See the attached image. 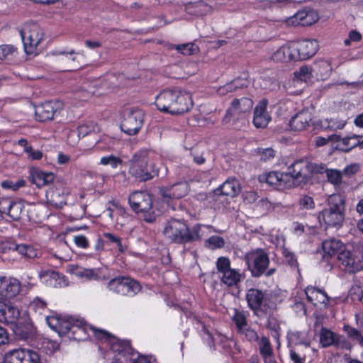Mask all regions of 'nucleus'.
Segmentation results:
<instances>
[{"mask_svg": "<svg viewBox=\"0 0 363 363\" xmlns=\"http://www.w3.org/2000/svg\"><path fill=\"white\" fill-rule=\"evenodd\" d=\"M343 330L347 333L349 338L353 341H355L356 342L362 344L363 336L360 330L352 327L350 325H345L343 326Z\"/></svg>", "mask_w": 363, "mask_h": 363, "instance_id": "de8ad7c7", "label": "nucleus"}, {"mask_svg": "<svg viewBox=\"0 0 363 363\" xmlns=\"http://www.w3.org/2000/svg\"><path fill=\"white\" fill-rule=\"evenodd\" d=\"M74 242L79 247L86 249L89 247V241L84 235H80L74 236Z\"/></svg>", "mask_w": 363, "mask_h": 363, "instance_id": "69168bd1", "label": "nucleus"}, {"mask_svg": "<svg viewBox=\"0 0 363 363\" xmlns=\"http://www.w3.org/2000/svg\"><path fill=\"white\" fill-rule=\"evenodd\" d=\"M72 272L79 277L88 279H96L98 276L92 269H85L79 266L73 267Z\"/></svg>", "mask_w": 363, "mask_h": 363, "instance_id": "3c124183", "label": "nucleus"}, {"mask_svg": "<svg viewBox=\"0 0 363 363\" xmlns=\"http://www.w3.org/2000/svg\"><path fill=\"white\" fill-rule=\"evenodd\" d=\"M232 320L235 325L237 332L248 325L247 317L242 311L235 309Z\"/></svg>", "mask_w": 363, "mask_h": 363, "instance_id": "79ce46f5", "label": "nucleus"}, {"mask_svg": "<svg viewBox=\"0 0 363 363\" xmlns=\"http://www.w3.org/2000/svg\"><path fill=\"white\" fill-rule=\"evenodd\" d=\"M318 19L319 16L313 9H302L289 18L287 23L294 26H308L315 23Z\"/></svg>", "mask_w": 363, "mask_h": 363, "instance_id": "a211bd4d", "label": "nucleus"}, {"mask_svg": "<svg viewBox=\"0 0 363 363\" xmlns=\"http://www.w3.org/2000/svg\"><path fill=\"white\" fill-rule=\"evenodd\" d=\"M259 155L262 160L267 161L275 157V150L272 147L259 149Z\"/></svg>", "mask_w": 363, "mask_h": 363, "instance_id": "680f3d73", "label": "nucleus"}, {"mask_svg": "<svg viewBox=\"0 0 363 363\" xmlns=\"http://www.w3.org/2000/svg\"><path fill=\"white\" fill-rule=\"evenodd\" d=\"M342 242L340 240H330L323 242V252L328 253L333 257L338 255V251L341 250Z\"/></svg>", "mask_w": 363, "mask_h": 363, "instance_id": "e433bc0d", "label": "nucleus"}, {"mask_svg": "<svg viewBox=\"0 0 363 363\" xmlns=\"http://www.w3.org/2000/svg\"><path fill=\"white\" fill-rule=\"evenodd\" d=\"M318 219L320 225H325V227L340 226L344 220V213L340 210L338 204L330 208L323 209L319 213Z\"/></svg>", "mask_w": 363, "mask_h": 363, "instance_id": "2eb2a0df", "label": "nucleus"}, {"mask_svg": "<svg viewBox=\"0 0 363 363\" xmlns=\"http://www.w3.org/2000/svg\"><path fill=\"white\" fill-rule=\"evenodd\" d=\"M25 52L33 54L35 52L38 45L43 40V29L35 22L26 23L20 31Z\"/></svg>", "mask_w": 363, "mask_h": 363, "instance_id": "0eeeda50", "label": "nucleus"}, {"mask_svg": "<svg viewBox=\"0 0 363 363\" xmlns=\"http://www.w3.org/2000/svg\"><path fill=\"white\" fill-rule=\"evenodd\" d=\"M283 255L288 264L291 266V268H294V269H297L298 271V264L297 259L295 257V255L292 252L286 249L284 250Z\"/></svg>", "mask_w": 363, "mask_h": 363, "instance_id": "bf43d9fd", "label": "nucleus"}, {"mask_svg": "<svg viewBox=\"0 0 363 363\" xmlns=\"http://www.w3.org/2000/svg\"><path fill=\"white\" fill-rule=\"evenodd\" d=\"M293 48V42L281 45L274 52L273 60L281 62H296V55Z\"/></svg>", "mask_w": 363, "mask_h": 363, "instance_id": "bb28decb", "label": "nucleus"}, {"mask_svg": "<svg viewBox=\"0 0 363 363\" xmlns=\"http://www.w3.org/2000/svg\"><path fill=\"white\" fill-rule=\"evenodd\" d=\"M3 213H7L12 219L18 220L23 210L22 203L9 199H4L0 202Z\"/></svg>", "mask_w": 363, "mask_h": 363, "instance_id": "7c9ffc66", "label": "nucleus"}, {"mask_svg": "<svg viewBox=\"0 0 363 363\" xmlns=\"http://www.w3.org/2000/svg\"><path fill=\"white\" fill-rule=\"evenodd\" d=\"M277 303H275V308L272 310L270 313L264 314L263 318L267 317L266 328L277 333L280 329V325L278 319L274 315V313L277 311Z\"/></svg>", "mask_w": 363, "mask_h": 363, "instance_id": "a19ab883", "label": "nucleus"}, {"mask_svg": "<svg viewBox=\"0 0 363 363\" xmlns=\"http://www.w3.org/2000/svg\"><path fill=\"white\" fill-rule=\"evenodd\" d=\"M28 155V158L30 160H40L43 157V152L41 150H35L32 147V150L30 152H26Z\"/></svg>", "mask_w": 363, "mask_h": 363, "instance_id": "774afa93", "label": "nucleus"}, {"mask_svg": "<svg viewBox=\"0 0 363 363\" xmlns=\"http://www.w3.org/2000/svg\"><path fill=\"white\" fill-rule=\"evenodd\" d=\"M66 198L67 195L62 186H52L46 191L48 203L56 208H61L66 204Z\"/></svg>", "mask_w": 363, "mask_h": 363, "instance_id": "b1692460", "label": "nucleus"}, {"mask_svg": "<svg viewBox=\"0 0 363 363\" xmlns=\"http://www.w3.org/2000/svg\"><path fill=\"white\" fill-rule=\"evenodd\" d=\"M289 344L291 346H303L305 350H310L311 340L306 331H291L288 333Z\"/></svg>", "mask_w": 363, "mask_h": 363, "instance_id": "cd10ccee", "label": "nucleus"}, {"mask_svg": "<svg viewBox=\"0 0 363 363\" xmlns=\"http://www.w3.org/2000/svg\"><path fill=\"white\" fill-rule=\"evenodd\" d=\"M31 182L40 188L50 183L55 179V174L42 171L38 168H33L30 172Z\"/></svg>", "mask_w": 363, "mask_h": 363, "instance_id": "c85d7f7f", "label": "nucleus"}, {"mask_svg": "<svg viewBox=\"0 0 363 363\" xmlns=\"http://www.w3.org/2000/svg\"><path fill=\"white\" fill-rule=\"evenodd\" d=\"M15 250L18 251L21 255L26 257H34L36 255V253L33 248L27 245H15L14 248Z\"/></svg>", "mask_w": 363, "mask_h": 363, "instance_id": "864d4df0", "label": "nucleus"}, {"mask_svg": "<svg viewBox=\"0 0 363 363\" xmlns=\"http://www.w3.org/2000/svg\"><path fill=\"white\" fill-rule=\"evenodd\" d=\"M130 208L135 213H141L145 221L152 223L157 216L165 211L160 198L156 201L153 195L147 191H135L128 197Z\"/></svg>", "mask_w": 363, "mask_h": 363, "instance_id": "7ed1b4c3", "label": "nucleus"}, {"mask_svg": "<svg viewBox=\"0 0 363 363\" xmlns=\"http://www.w3.org/2000/svg\"><path fill=\"white\" fill-rule=\"evenodd\" d=\"M287 178V174L273 171L260 176L259 181L265 182L269 186H272L274 189H281L286 187L285 179Z\"/></svg>", "mask_w": 363, "mask_h": 363, "instance_id": "a878e982", "label": "nucleus"}, {"mask_svg": "<svg viewBox=\"0 0 363 363\" xmlns=\"http://www.w3.org/2000/svg\"><path fill=\"white\" fill-rule=\"evenodd\" d=\"M240 191V184L235 178L228 179L220 186L216 189L210 201L211 207L215 210L226 208L230 205L229 197L233 198L238 195Z\"/></svg>", "mask_w": 363, "mask_h": 363, "instance_id": "423d86ee", "label": "nucleus"}, {"mask_svg": "<svg viewBox=\"0 0 363 363\" xmlns=\"http://www.w3.org/2000/svg\"><path fill=\"white\" fill-rule=\"evenodd\" d=\"M3 363H41V357L37 350L18 347L7 352Z\"/></svg>", "mask_w": 363, "mask_h": 363, "instance_id": "f8f14e48", "label": "nucleus"}, {"mask_svg": "<svg viewBox=\"0 0 363 363\" xmlns=\"http://www.w3.org/2000/svg\"><path fill=\"white\" fill-rule=\"evenodd\" d=\"M309 180L313 175L325 173L328 170L327 166L323 163H315L308 161Z\"/></svg>", "mask_w": 363, "mask_h": 363, "instance_id": "603ef678", "label": "nucleus"}, {"mask_svg": "<svg viewBox=\"0 0 363 363\" xmlns=\"http://www.w3.org/2000/svg\"><path fill=\"white\" fill-rule=\"evenodd\" d=\"M108 289L121 296H133L140 291V284L128 277H118L108 283Z\"/></svg>", "mask_w": 363, "mask_h": 363, "instance_id": "9b49d317", "label": "nucleus"}, {"mask_svg": "<svg viewBox=\"0 0 363 363\" xmlns=\"http://www.w3.org/2000/svg\"><path fill=\"white\" fill-rule=\"evenodd\" d=\"M21 291L20 281L14 278H0V294L11 298L19 294Z\"/></svg>", "mask_w": 363, "mask_h": 363, "instance_id": "5701e85b", "label": "nucleus"}, {"mask_svg": "<svg viewBox=\"0 0 363 363\" xmlns=\"http://www.w3.org/2000/svg\"><path fill=\"white\" fill-rule=\"evenodd\" d=\"M245 299L247 306L259 318H263L264 314L270 313L275 308L276 302L271 296L256 288H250L247 291Z\"/></svg>", "mask_w": 363, "mask_h": 363, "instance_id": "39448f33", "label": "nucleus"}, {"mask_svg": "<svg viewBox=\"0 0 363 363\" xmlns=\"http://www.w3.org/2000/svg\"><path fill=\"white\" fill-rule=\"evenodd\" d=\"M163 233L177 243H187L199 238L198 228H164Z\"/></svg>", "mask_w": 363, "mask_h": 363, "instance_id": "4468645a", "label": "nucleus"}, {"mask_svg": "<svg viewBox=\"0 0 363 363\" xmlns=\"http://www.w3.org/2000/svg\"><path fill=\"white\" fill-rule=\"evenodd\" d=\"M216 269L221 283L228 287H237L245 278V274L239 269L231 268L230 259L225 257L217 259Z\"/></svg>", "mask_w": 363, "mask_h": 363, "instance_id": "6e6552de", "label": "nucleus"}, {"mask_svg": "<svg viewBox=\"0 0 363 363\" xmlns=\"http://www.w3.org/2000/svg\"><path fill=\"white\" fill-rule=\"evenodd\" d=\"M256 342L261 356L274 352L272 345L268 337L263 335Z\"/></svg>", "mask_w": 363, "mask_h": 363, "instance_id": "58836bf2", "label": "nucleus"}, {"mask_svg": "<svg viewBox=\"0 0 363 363\" xmlns=\"http://www.w3.org/2000/svg\"><path fill=\"white\" fill-rule=\"evenodd\" d=\"M335 259V257L323 252L322 258L320 259V264L325 269V270L331 271L333 268V262Z\"/></svg>", "mask_w": 363, "mask_h": 363, "instance_id": "5fc2aeb1", "label": "nucleus"}, {"mask_svg": "<svg viewBox=\"0 0 363 363\" xmlns=\"http://www.w3.org/2000/svg\"><path fill=\"white\" fill-rule=\"evenodd\" d=\"M155 104L161 112L180 115L189 112L194 102L189 92L178 89H167L156 96Z\"/></svg>", "mask_w": 363, "mask_h": 363, "instance_id": "f257e3e1", "label": "nucleus"}, {"mask_svg": "<svg viewBox=\"0 0 363 363\" xmlns=\"http://www.w3.org/2000/svg\"><path fill=\"white\" fill-rule=\"evenodd\" d=\"M337 334L331 330L323 328L320 333V342L323 347H328L333 345Z\"/></svg>", "mask_w": 363, "mask_h": 363, "instance_id": "4c0bfd02", "label": "nucleus"}, {"mask_svg": "<svg viewBox=\"0 0 363 363\" xmlns=\"http://www.w3.org/2000/svg\"><path fill=\"white\" fill-rule=\"evenodd\" d=\"M349 293L352 301H361L363 298V291L359 287L352 288Z\"/></svg>", "mask_w": 363, "mask_h": 363, "instance_id": "338daca9", "label": "nucleus"}, {"mask_svg": "<svg viewBox=\"0 0 363 363\" xmlns=\"http://www.w3.org/2000/svg\"><path fill=\"white\" fill-rule=\"evenodd\" d=\"M267 105L268 100L263 99L255 106L252 122L256 128H265L271 121V116L267 110Z\"/></svg>", "mask_w": 363, "mask_h": 363, "instance_id": "aec40b11", "label": "nucleus"}, {"mask_svg": "<svg viewBox=\"0 0 363 363\" xmlns=\"http://www.w3.org/2000/svg\"><path fill=\"white\" fill-rule=\"evenodd\" d=\"M155 155L150 148L143 147L136 151L129 160L128 174L138 182L152 179L158 174V169L152 162Z\"/></svg>", "mask_w": 363, "mask_h": 363, "instance_id": "f03ea898", "label": "nucleus"}, {"mask_svg": "<svg viewBox=\"0 0 363 363\" xmlns=\"http://www.w3.org/2000/svg\"><path fill=\"white\" fill-rule=\"evenodd\" d=\"M309 350H302L300 348L291 347L289 350V357L293 363H305L306 360V352Z\"/></svg>", "mask_w": 363, "mask_h": 363, "instance_id": "c03bdc74", "label": "nucleus"}, {"mask_svg": "<svg viewBox=\"0 0 363 363\" xmlns=\"http://www.w3.org/2000/svg\"><path fill=\"white\" fill-rule=\"evenodd\" d=\"M299 205L301 208L305 209H312L315 206L313 199L310 196H304L299 200Z\"/></svg>", "mask_w": 363, "mask_h": 363, "instance_id": "e2e57ef3", "label": "nucleus"}, {"mask_svg": "<svg viewBox=\"0 0 363 363\" xmlns=\"http://www.w3.org/2000/svg\"><path fill=\"white\" fill-rule=\"evenodd\" d=\"M208 247L212 249L221 248L225 245V241L223 238L217 235L210 237L207 240Z\"/></svg>", "mask_w": 363, "mask_h": 363, "instance_id": "4d7b16f0", "label": "nucleus"}, {"mask_svg": "<svg viewBox=\"0 0 363 363\" xmlns=\"http://www.w3.org/2000/svg\"><path fill=\"white\" fill-rule=\"evenodd\" d=\"M346 124V122L342 120H338L335 118H330L328 120V127L331 130H341Z\"/></svg>", "mask_w": 363, "mask_h": 363, "instance_id": "0e129e2a", "label": "nucleus"}, {"mask_svg": "<svg viewBox=\"0 0 363 363\" xmlns=\"http://www.w3.org/2000/svg\"><path fill=\"white\" fill-rule=\"evenodd\" d=\"M16 52V48L12 45H0V59L5 60L9 55H12Z\"/></svg>", "mask_w": 363, "mask_h": 363, "instance_id": "052dcab7", "label": "nucleus"}, {"mask_svg": "<svg viewBox=\"0 0 363 363\" xmlns=\"http://www.w3.org/2000/svg\"><path fill=\"white\" fill-rule=\"evenodd\" d=\"M288 177L296 179L301 183L309 181L308 160L305 158L296 160L288 167Z\"/></svg>", "mask_w": 363, "mask_h": 363, "instance_id": "f3484780", "label": "nucleus"}, {"mask_svg": "<svg viewBox=\"0 0 363 363\" xmlns=\"http://www.w3.org/2000/svg\"><path fill=\"white\" fill-rule=\"evenodd\" d=\"M312 118L308 112H299L294 116L289 121L291 130L301 131L306 130Z\"/></svg>", "mask_w": 363, "mask_h": 363, "instance_id": "2f4dec72", "label": "nucleus"}, {"mask_svg": "<svg viewBox=\"0 0 363 363\" xmlns=\"http://www.w3.org/2000/svg\"><path fill=\"white\" fill-rule=\"evenodd\" d=\"M307 301L314 306H323L326 308L328 306L330 298L323 289L313 286H308L305 290Z\"/></svg>", "mask_w": 363, "mask_h": 363, "instance_id": "6ab92c4d", "label": "nucleus"}, {"mask_svg": "<svg viewBox=\"0 0 363 363\" xmlns=\"http://www.w3.org/2000/svg\"><path fill=\"white\" fill-rule=\"evenodd\" d=\"M332 72V66L328 60L320 59L315 60L312 65V72L320 80H325L329 77Z\"/></svg>", "mask_w": 363, "mask_h": 363, "instance_id": "c756f323", "label": "nucleus"}, {"mask_svg": "<svg viewBox=\"0 0 363 363\" xmlns=\"http://www.w3.org/2000/svg\"><path fill=\"white\" fill-rule=\"evenodd\" d=\"M2 318L0 322L6 323H14L20 316V311L9 301H6L5 308L2 310Z\"/></svg>", "mask_w": 363, "mask_h": 363, "instance_id": "473e14b6", "label": "nucleus"}, {"mask_svg": "<svg viewBox=\"0 0 363 363\" xmlns=\"http://www.w3.org/2000/svg\"><path fill=\"white\" fill-rule=\"evenodd\" d=\"M253 101L248 97L235 99L226 111V116L232 117L250 112L253 107Z\"/></svg>", "mask_w": 363, "mask_h": 363, "instance_id": "412c9836", "label": "nucleus"}, {"mask_svg": "<svg viewBox=\"0 0 363 363\" xmlns=\"http://www.w3.org/2000/svg\"><path fill=\"white\" fill-rule=\"evenodd\" d=\"M245 260L252 277L258 278L264 274L270 277L276 272L275 268H270L269 257L267 252L261 248L251 250L245 255Z\"/></svg>", "mask_w": 363, "mask_h": 363, "instance_id": "20e7f679", "label": "nucleus"}, {"mask_svg": "<svg viewBox=\"0 0 363 363\" xmlns=\"http://www.w3.org/2000/svg\"><path fill=\"white\" fill-rule=\"evenodd\" d=\"M237 333L242 337V338L250 342L258 341L259 336L257 331L252 328L249 325Z\"/></svg>", "mask_w": 363, "mask_h": 363, "instance_id": "a18cd8bd", "label": "nucleus"}, {"mask_svg": "<svg viewBox=\"0 0 363 363\" xmlns=\"http://www.w3.org/2000/svg\"><path fill=\"white\" fill-rule=\"evenodd\" d=\"M123 160L113 155L104 156L101 157L99 164L107 166L110 165L113 169H116L118 166L122 165Z\"/></svg>", "mask_w": 363, "mask_h": 363, "instance_id": "49530a36", "label": "nucleus"}, {"mask_svg": "<svg viewBox=\"0 0 363 363\" xmlns=\"http://www.w3.org/2000/svg\"><path fill=\"white\" fill-rule=\"evenodd\" d=\"M359 147L360 148V141L359 135H353L342 138L340 144H337L336 148L342 152H348L353 148Z\"/></svg>", "mask_w": 363, "mask_h": 363, "instance_id": "f704fd0d", "label": "nucleus"}, {"mask_svg": "<svg viewBox=\"0 0 363 363\" xmlns=\"http://www.w3.org/2000/svg\"><path fill=\"white\" fill-rule=\"evenodd\" d=\"M50 284L56 288L67 286L68 281L66 277L59 272L51 271L49 273Z\"/></svg>", "mask_w": 363, "mask_h": 363, "instance_id": "ea45409f", "label": "nucleus"}, {"mask_svg": "<svg viewBox=\"0 0 363 363\" xmlns=\"http://www.w3.org/2000/svg\"><path fill=\"white\" fill-rule=\"evenodd\" d=\"M47 323L48 325L52 328L53 330L57 332L60 335L61 334H65V323L66 322L60 321L58 318H57L55 316H50L47 317ZM67 321V323H68Z\"/></svg>", "mask_w": 363, "mask_h": 363, "instance_id": "8fccbe9b", "label": "nucleus"}, {"mask_svg": "<svg viewBox=\"0 0 363 363\" xmlns=\"http://www.w3.org/2000/svg\"><path fill=\"white\" fill-rule=\"evenodd\" d=\"M314 74L312 72V65L311 66H301L298 71L296 72V76L299 77L301 80H306L311 77H313Z\"/></svg>", "mask_w": 363, "mask_h": 363, "instance_id": "6e6d98bb", "label": "nucleus"}, {"mask_svg": "<svg viewBox=\"0 0 363 363\" xmlns=\"http://www.w3.org/2000/svg\"><path fill=\"white\" fill-rule=\"evenodd\" d=\"M145 114L140 108H126L123 112L121 129L128 135H135L141 129Z\"/></svg>", "mask_w": 363, "mask_h": 363, "instance_id": "1a4fd4ad", "label": "nucleus"}, {"mask_svg": "<svg viewBox=\"0 0 363 363\" xmlns=\"http://www.w3.org/2000/svg\"><path fill=\"white\" fill-rule=\"evenodd\" d=\"M172 48L184 55H193L199 52V47L194 43L174 45Z\"/></svg>", "mask_w": 363, "mask_h": 363, "instance_id": "c9c22d12", "label": "nucleus"}, {"mask_svg": "<svg viewBox=\"0 0 363 363\" xmlns=\"http://www.w3.org/2000/svg\"><path fill=\"white\" fill-rule=\"evenodd\" d=\"M297 61L308 60L312 57L318 50V43L316 40L303 39L293 42Z\"/></svg>", "mask_w": 363, "mask_h": 363, "instance_id": "dca6fc26", "label": "nucleus"}, {"mask_svg": "<svg viewBox=\"0 0 363 363\" xmlns=\"http://www.w3.org/2000/svg\"><path fill=\"white\" fill-rule=\"evenodd\" d=\"M96 124L93 121H86L77 128V135L79 138H84L92 132H95Z\"/></svg>", "mask_w": 363, "mask_h": 363, "instance_id": "37998d69", "label": "nucleus"}, {"mask_svg": "<svg viewBox=\"0 0 363 363\" xmlns=\"http://www.w3.org/2000/svg\"><path fill=\"white\" fill-rule=\"evenodd\" d=\"M333 346L337 348L345 350L351 349V345L349 341L343 335H336Z\"/></svg>", "mask_w": 363, "mask_h": 363, "instance_id": "13d9d810", "label": "nucleus"}, {"mask_svg": "<svg viewBox=\"0 0 363 363\" xmlns=\"http://www.w3.org/2000/svg\"><path fill=\"white\" fill-rule=\"evenodd\" d=\"M189 191V185L186 182H180L170 186L162 187L160 190V200L165 206V211L169 208L175 209L174 201L185 196Z\"/></svg>", "mask_w": 363, "mask_h": 363, "instance_id": "9d476101", "label": "nucleus"}, {"mask_svg": "<svg viewBox=\"0 0 363 363\" xmlns=\"http://www.w3.org/2000/svg\"><path fill=\"white\" fill-rule=\"evenodd\" d=\"M57 103L53 101H47L35 107V119L40 122H45L53 118L57 111Z\"/></svg>", "mask_w": 363, "mask_h": 363, "instance_id": "4be33fe9", "label": "nucleus"}, {"mask_svg": "<svg viewBox=\"0 0 363 363\" xmlns=\"http://www.w3.org/2000/svg\"><path fill=\"white\" fill-rule=\"evenodd\" d=\"M337 259L350 272L363 269V252L359 249L342 250L337 255Z\"/></svg>", "mask_w": 363, "mask_h": 363, "instance_id": "ddd939ff", "label": "nucleus"}, {"mask_svg": "<svg viewBox=\"0 0 363 363\" xmlns=\"http://www.w3.org/2000/svg\"><path fill=\"white\" fill-rule=\"evenodd\" d=\"M247 84L245 81L240 78H236L231 82L226 83L225 85L220 86L217 89V93L220 96H224L228 93L235 92L238 89L247 87Z\"/></svg>", "mask_w": 363, "mask_h": 363, "instance_id": "72a5a7b5", "label": "nucleus"}, {"mask_svg": "<svg viewBox=\"0 0 363 363\" xmlns=\"http://www.w3.org/2000/svg\"><path fill=\"white\" fill-rule=\"evenodd\" d=\"M72 322L65 323V334L71 332L73 338L77 340H82L86 338V324L83 320L72 319Z\"/></svg>", "mask_w": 363, "mask_h": 363, "instance_id": "393cba45", "label": "nucleus"}, {"mask_svg": "<svg viewBox=\"0 0 363 363\" xmlns=\"http://www.w3.org/2000/svg\"><path fill=\"white\" fill-rule=\"evenodd\" d=\"M328 182L335 186H339L342 181V172L337 169H328L326 172Z\"/></svg>", "mask_w": 363, "mask_h": 363, "instance_id": "09e8293b", "label": "nucleus"}]
</instances>
